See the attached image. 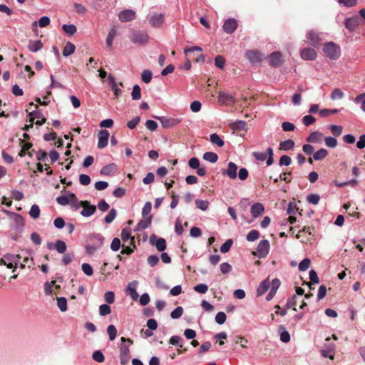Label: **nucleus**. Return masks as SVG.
Masks as SVG:
<instances>
[{
	"mask_svg": "<svg viewBox=\"0 0 365 365\" xmlns=\"http://www.w3.org/2000/svg\"><path fill=\"white\" fill-rule=\"evenodd\" d=\"M130 41L137 45H145L148 42L149 36L145 31L133 30L129 36Z\"/></svg>",
	"mask_w": 365,
	"mask_h": 365,
	"instance_id": "f257e3e1",
	"label": "nucleus"
},
{
	"mask_svg": "<svg viewBox=\"0 0 365 365\" xmlns=\"http://www.w3.org/2000/svg\"><path fill=\"white\" fill-rule=\"evenodd\" d=\"M323 51L326 56L331 59H337L340 56V47L333 42H329L324 44Z\"/></svg>",
	"mask_w": 365,
	"mask_h": 365,
	"instance_id": "f03ea898",
	"label": "nucleus"
},
{
	"mask_svg": "<svg viewBox=\"0 0 365 365\" xmlns=\"http://www.w3.org/2000/svg\"><path fill=\"white\" fill-rule=\"evenodd\" d=\"M103 240L104 237L100 234H95L91 236L90 241H98V243L96 245L88 244L86 247V252L90 255H93L103 245Z\"/></svg>",
	"mask_w": 365,
	"mask_h": 365,
	"instance_id": "7ed1b4c3",
	"label": "nucleus"
},
{
	"mask_svg": "<svg viewBox=\"0 0 365 365\" xmlns=\"http://www.w3.org/2000/svg\"><path fill=\"white\" fill-rule=\"evenodd\" d=\"M269 250V242L267 240H261L257 247L256 251H253L252 254L259 258L265 257Z\"/></svg>",
	"mask_w": 365,
	"mask_h": 365,
	"instance_id": "20e7f679",
	"label": "nucleus"
},
{
	"mask_svg": "<svg viewBox=\"0 0 365 365\" xmlns=\"http://www.w3.org/2000/svg\"><path fill=\"white\" fill-rule=\"evenodd\" d=\"M80 205L83 207L81 214L84 217H90L96 211V205H91L88 201H81Z\"/></svg>",
	"mask_w": 365,
	"mask_h": 365,
	"instance_id": "39448f33",
	"label": "nucleus"
},
{
	"mask_svg": "<svg viewBox=\"0 0 365 365\" xmlns=\"http://www.w3.org/2000/svg\"><path fill=\"white\" fill-rule=\"evenodd\" d=\"M120 361L121 365H126L128 364L130 358V349L128 346L121 344L120 346Z\"/></svg>",
	"mask_w": 365,
	"mask_h": 365,
	"instance_id": "423d86ee",
	"label": "nucleus"
},
{
	"mask_svg": "<svg viewBox=\"0 0 365 365\" xmlns=\"http://www.w3.org/2000/svg\"><path fill=\"white\" fill-rule=\"evenodd\" d=\"M56 201L59 205L65 206L70 202H76L78 200L74 193L68 192V196L61 195L57 197Z\"/></svg>",
	"mask_w": 365,
	"mask_h": 365,
	"instance_id": "0eeeda50",
	"label": "nucleus"
},
{
	"mask_svg": "<svg viewBox=\"0 0 365 365\" xmlns=\"http://www.w3.org/2000/svg\"><path fill=\"white\" fill-rule=\"evenodd\" d=\"M136 16L135 12L132 9H125L118 14L119 20L121 22H128L133 20Z\"/></svg>",
	"mask_w": 365,
	"mask_h": 365,
	"instance_id": "6e6552de",
	"label": "nucleus"
},
{
	"mask_svg": "<svg viewBox=\"0 0 365 365\" xmlns=\"http://www.w3.org/2000/svg\"><path fill=\"white\" fill-rule=\"evenodd\" d=\"M237 21L235 19H227L223 24V30L225 33L231 34L237 28Z\"/></svg>",
	"mask_w": 365,
	"mask_h": 365,
	"instance_id": "1a4fd4ad",
	"label": "nucleus"
},
{
	"mask_svg": "<svg viewBox=\"0 0 365 365\" xmlns=\"http://www.w3.org/2000/svg\"><path fill=\"white\" fill-rule=\"evenodd\" d=\"M150 242L152 245H155L156 249L160 252H163L166 249V241L164 238L157 239V237L153 235L150 238Z\"/></svg>",
	"mask_w": 365,
	"mask_h": 365,
	"instance_id": "9d476101",
	"label": "nucleus"
},
{
	"mask_svg": "<svg viewBox=\"0 0 365 365\" xmlns=\"http://www.w3.org/2000/svg\"><path fill=\"white\" fill-rule=\"evenodd\" d=\"M156 118L160 121L162 126L166 128L173 127L180 122V120L173 118L157 117Z\"/></svg>",
	"mask_w": 365,
	"mask_h": 365,
	"instance_id": "9b49d317",
	"label": "nucleus"
},
{
	"mask_svg": "<svg viewBox=\"0 0 365 365\" xmlns=\"http://www.w3.org/2000/svg\"><path fill=\"white\" fill-rule=\"evenodd\" d=\"M109 133L107 130H101L98 133V148L102 149L108 145Z\"/></svg>",
	"mask_w": 365,
	"mask_h": 365,
	"instance_id": "f8f14e48",
	"label": "nucleus"
},
{
	"mask_svg": "<svg viewBox=\"0 0 365 365\" xmlns=\"http://www.w3.org/2000/svg\"><path fill=\"white\" fill-rule=\"evenodd\" d=\"M283 62L282 53L274 51L269 55V64L274 67H279Z\"/></svg>",
	"mask_w": 365,
	"mask_h": 365,
	"instance_id": "ddd939ff",
	"label": "nucleus"
},
{
	"mask_svg": "<svg viewBox=\"0 0 365 365\" xmlns=\"http://www.w3.org/2000/svg\"><path fill=\"white\" fill-rule=\"evenodd\" d=\"M245 56L252 63H259L262 59L261 53L257 51H247Z\"/></svg>",
	"mask_w": 365,
	"mask_h": 365,
	"instance_id": "4468645a",
	"label": "nucleus"
},
{
	"mask_svg": "<svg viewBox=\"0 0 365 365\" xmlns=\"http://www.w3.org/2000/svg\"><path fill=\"white\" fill-rule=\"evenodd\" d=\"M117 170H118V166L116 164L110 163L108 165L103 166L101 168L100 173L103 175L110 176V175H114L116 173Z\"/></svg>",
	"mask_w": 365,
	"mask_h": 365,
	"instance_id": "2eb2a0df",
	"label": "nucleus"
},
{
	"mask_svg": "<svg viewBox=\"0 0 365 365\" xmlns=\"http://www.w3.org/2000/svg\"><path fill=\"white\" fill-rule=\"evenodd\" d=\"M307 38L309 41V43L313 46H318L321 41L319 34L313 30L307 32Z\"/></svg>",
	"mask_w": 365,
	"mask_h": 365,
	"instance_id": "dca6fc26",
	"label": "nucleus"
},
{
	"mask_svg": "<svg viewBox=\"0 0 365 365\" xmlns=\"http://www.w3.org/2000/svg\"><path fill=\"white\" fill-rule=\"evenodd\" d=\"M317 56V52L312 48H305L301 51V57L304 60H314Z\"/></svg>",
	"mask_w": 365,
	"mask_h": 365,
	"instance_id": "f3484780",
	"label": "nucleus"
},
{
	"mask_svg": "<svg viewBox=\"0 0 365 365\" xmlns=\"http://www.w3.org/2000/svg\"><path fill=\"white\" fill-rule=\"evenodd\" d=\"M237 165L233 162H230L228 163L227 169L226 170L223 171L222 173L224 175H227L231 179H235L237 178Z\"/></svg>",
	"mask_w": 365,
	"mask_h": 365,
	"instance_id": "a211bd4d",
	"label": "nucleus"
},
{
	"mask_svg": "<svg viewBox=\"0 0 365 365\" xmlns=\"http://www.w3.org/2000/svg\"><path fill=\"white\" fill-rule=\"evenodd\" d=\"M359 20L358 17H351L345 20L344 26L350 31H353L359 26Z\"/></svg>",
	"mask_w": 365,
	"mask_h": 365,
	"instance_id": "6ab92c4d",
	"label": "nucleus"
},
{
	"mask_svg": "<svg viewBox=\"0 0 365 365\" xmlns=\"http://www.w3.org/2000/svg\"><path fill=\"white\" fill-rule=\"evenodd\" d=\"M164 16L161 14H153L149 19V23L154 27H158L163 24Z\"/></svg>",
	"mask_w": 365,
	"mask_h": 365,
	"instance_id": "aec40b11",
	"label": "nucleus"
},
{
	"mask_svg": "<svg viewBox=\"0 0 365 365\" xmlns=\"http://www.w3.org/2000/svg\"><path fill=\"white\" fill-rule=\"evenodd\" d=\"M218 99L219 101L225 104H233L235 103L233 96L224 92H220Z\"/></svg>",
	"mask_w": 365,
	"mask_h": 365,
	"instance_id": "412c9836",
	"label": "nucleus"
},
{
	"mask_svg": "<svg viewBox=\"0 0 365 365\" xmlns=\"http://www.w3.org/2000/svg\"><path fill=\"white\" fill-rule=\"evenodd\" d=\"M264 210V206L261 203H255L252 205L250 212L252 216L255 218L259 217Z\"/></svg>",
	"mask_w": 365,
	"mask_h": 365,
	"instance_id": "4be33fe9",
	"label": "nucleus"
},
{
	"mask_svg": "<svg viewBox=\"0 0 365 365\" xmlns=\"http://www.w3.org/2000/svg\"><path fill=\"white\" fill-rule=\"evenodd\" d=\"M270 287V282L269 279H264L263 282H262L258 286L257 289V296H262L263 295Z\"/></svg>",
	"mask_w": 365,
	"mask_h": 365,
	"instance_id": "5701e85b",
	"label": "nucleus"
},
{
	"mask_svg": "<svg viewBox=\"0 0 365 365\" xmlns=\"http://www.w3.org/2000/svg\"><path fill=\"white\" fill-rule=\"evenodd\" d=\"M30 118L34 117L35 118H38V120L35 122V124L37 125H41L46 123V118H44L42 113L39 111H32L29 113Z\"/></svg>",
	"mask_w": 365,
	"mask_h": 365,
	"instance_id": "b1692460",
	"label": "nucleus"
},
{
	"mask_svg": "<svg viewBox=\"0 0 365 365\" xmlns=\"http://www.w3.org/2000/svg\"><path fill=\"white\" fill-rule=\"evenodd\" d=\"M323 138V134L318 131H314L307 137V141L309 143H319L321 142Z\"/></svg>",
	"mask_w": 365,
	"mask_h": 365,
	"instance_id": "393cba45",
	"label": "nucleus"
},
{
	"mask_svg": "<svg viewBox=\"0 0 365 365\" xmlns=\"http://www.w3.org/2000/svg\"><path fill=\"white\" fill-rule=\"evenodd\" d=\"M131 230L129 227H125L123 229L121 232V238L123 242H127L128 240H131V244L133 245V248H135V245H134V237H131Z\"/></svg>",
	"mask_w": 365,
	"mask_h": 365,
	"instance_id": "a878e982",
	"label": "nucleus"
},
{
	"mask_svg": "<svg viewBox=\"0 0 365 365\" xmlns=\"http://www.w3.org/2000/svg\"><path fill=\"white\" fill-rule=\"evenodd\" d=\"M43 48V43L40 40L30 41L28 48L31 52H36Z\"/></svg>",
	"mask_w": 365,
	"mask_h": 365,
	"instance_id": "bb28decb",
	"label": "nucleus"
},
{
	"mask_svg": "<svg viewBox=\"0 0 365 365\" xmlns=\"http://www.w3.org/2000/svg\"><path fill=\"white\" fill-rule=\"evenodd\" d=\"M20 145H21V150H20L19 155L21 157L25 156L28 151L31 148L32 143H25L24 140L20 139Z\"/></svg>",
	"mask_w": 365,
	"mask_h": 365,
	"instance_id": "cd10ccee",
	"label": "nucleus"
},
{
	"mask_svg": "<svg viewBox=\"0 0 365 365\" xmlns=\"http://www.w3.org/2000/svg\"><path fill=\"white\" fill-rule=\"evenodd\" d=\"M230 127L233 130L242 131L245 130L247 127L246 122L243 120L235 121L230 124Z\"/></svg>",
	"mask_w": 365,
	"mask_h": 365,
	"instance_id": "c85d7f7f",
	"label": "nucleus"
},
{
	"mask_svg": "<svg viewBox=\"0 0 365 365\" xmlns=\"http://www.w3.org/2000/svg\"><path fill=\"white\" fill-rule=\"evenodd\" d=\"M294 146V142L292 140L289 139V140L281 142L279 144V149L282 150L287 151V150H290L293 149Z\"/></svg>",
	"mask_w": 365,
	"mask_h": 365,
	"instance_id": "c756f323",
	"label": "nucleus"
},
{
	"mask_svg": "<svg viewBox=\"0 0 365 365\" xmlns=\"http://www.w3.org/2000/svg\"><path fill=\"white\" fill-rule=\"evenodd\" d=\"M152 220V216L150 215L147 219L140 220L137 225V230H143L148 228Z\"/></svg>",
	"mask_w": 365,
	"mask_h": 365,
	"instance_id": "7c9ffc66",
	"label": "nucleus"
},
{
	"mask_svg": "<svg viewBox=\"0 0 365 365\" xmlns=\"http://www.w3.org/2000/svg\"><path fill=\"white\" fill-rule=\"evenodd\" d=\"M75 49H76L75 45L73 43H72L71 42L68 41L66 43L65 47L63 48V55L64 56H68L74 53Z\"/></svg>",
	"mask_w": 365,
	"mask_h": 365,
	"instance_id": "2f4dec72",
	"label": "nucleus"
},
{
	"mask_svg": "<svg viewBox=\"0 0 365 365\" xmlns=\"http://www.w3.org/2000/svg\"><path fill=\"white\" fill-rule=\"evenodd\" d=\"M6 212L13 217V219L17 226L21 227L24 226V218L20 215L9 212V211H7Z\"/></svg>",
	"mask_w": 365,
	"mask_h": 365,
	"instance_id": "473e14b6",
	"label": "nucleus"
},
{
	"mask_svg": "<svg viewBox=\"0 0 365 365\" xmlns=\"http://www.w3.org/2000/svg\"><path fill=\"white\" fill-rule=\"evenodd\" d=\"M328 155V151L325 148H321L313 154V159L322 160Z\"/></svg>",
	"mask_w": 365,
	"mask_h": 365,
	"instance_id": "72a5a7b5",
	"label": "nucleus"
},
{
	"mask_svg": "<svg viewBox=\"0 0 365 365\" xmlns=\"http://www.w3.org/2000/svg\"><path fill=\"white\" fill-rule=\"evenodd\" d=\"M108 79L110 81L111 86H112V90H113V91L114 93V95H115V98H118V96L121 94L122 91L118 87V85L115 83L114 78L111 75L109 76Z\"/></svg>",
	"mask_w": 365,
	"mask_h": 365,
	"instance_id": "f704fd0d",
	"label": "nucleus"
},
{
	"mask_svg": "<svg viewBox=\"0 0 365 365\" xmlns=\"http://www.w3.org/2000/svg\"><path fill=\"white\" fill-rule=\"evenodd\" d=\"M116 34H117V31L115 28H112L111 29H110V31L108 34L107 38H106V45L108 47L112 46L113 41L115 36H116Z\"/></svg>",
	"mask_w": 365,
	"mask_h": 365,
	"instance_id": "c9c22d12",
	"label": "nucleus"
},
{
	"mask_svg": "<svg viewBox=\"0 0 365 365\" xmlns=\"http://www.w3.org/2000/svg\"><path fill=\"white\" fill-rule=\"evenodd\" d=\"M203 159L214 163L217 161L218 155L213 152H206L203 154Z\"/></svg>",
	"mask_w": 365,
	"mask_h": 365,
	"instance_id": "e433bc0d",
	"label": "nucleus"
},
{
	"mask_svg": "<svg viewBox=\"0 0 365 365\" xmlns=\"http://www.w3.org/2000/svg\"><path fill=\"white\" fill-rule=\"evenodd\" d=\"M67 246L66 243L61 240H56L55 243V250L60 254H63L66 250Z\"/></svg>",
	"mask_w": 365,
	"mask_h": 365,
	"instance_id": "4c0bfd02",
	"label": "nucleus"
},
{
	"mask_svg": "<svg viewBox=\"0 0 365 365\" xmlns=\"http://www.w3.org/2000/svg\"><path fill=\"white\" fill-rule=\"evenodd\" d=\"M212 143L217 145L219 147H222L225 144L223 140L217 133H212L210 137Z\"/></svg>",
	"mask_w": 365,
	"mask_h": 365,
	"instance_id": "58836bf2",
	"label": "nucleus"
},
{
	"mask_svg": "<svg viewBox=\"0 0 365 365\" xmlns=\"http://www.w3.org/2000/svg\"><path fill=\"white\" fill-rule=\"evenodd\" d=\"M57 306L61 312L67 310V300L65 297H57Z\"/></svg>",
	"mask_w": 365,
	"mask_h": 365,
	"instance_id": "ea45409f",
	"label": "nucleus"
},
{
	"mask_svg": "<svg viewBox=\"0 0 365 365\" xmlns=\"http://www.w3.org/2000/svg\"><path fill=\"white\" fill-rule=\"evenodd\" d=\"M133 100H139L141 98V89L138 85H135L131 93Z\"/></svg>",
	"mask_w": 365,
	"mask_h": 365,
	"instance_id": "a19ab883",
	"label": "nucleus"
},
{
	"mask_svg": "<svg viewBox=\"0 0 365 365\" xmlns=\"http://www.w3.org/2000/svg\"><path fill=\"white\" fill-rule=\"evenodd\" d=\"M107 332L109 336V339L110 341H113L117 335V329L115 327L113 324H110L107 328Z\"/></svg>",
	"mask_w": 365,
	"mask_h": 365,
	"instance_id": "79ce46f5",
	"label": "nucleus"
},
{
	"mask_svg": "<svg viewBox=\"0 0 365 365\" xmlns=\"http://www.w3.org/2000/svg\"><path fill=\"white\" fill-rule=\"evenodd\" d=\"M152 76L153 73L150 70H144L141 74V79L144 83H148L151 81Z\"/></svg>",
	"mask_w": 365,
	"mask_h": 365,
	"instance_id": "37998d69",
	"label": "nucleus"
},
{
	"mask_svg": "<svg viewBox=\"0 0 365 365\" xmlns=\"http://www.w3.org/2000/svg\"><path fill=\"white\" fill-rule=\"evenodd\" d=\"M62 28L63 31L68 35H73L77 31L76 26L73 24H64Z\"/></svg>",
	"mask_w": 365,
	"mask_h": 365,
	"instance_id": "c03bdc74",
	"label": "nucleus"
},
{
	"mask_svg": "<svg viewBox=\"0 0 365 365\" xmlns=\"http://www.w3.org/2000/svg\"><path fill=\"white\" fill-rule=\"evenodd\" d=\"M29 215L34 219L38 218L40 215L39 207L37 205H33L30 209Z\"/></svg>",
	"mask_w": 365,
	"mask_h": 365,
	"instance_id": "a18cd8bd",
	"label": "nucleus"
},
{
	"mask_svg": "<svg viewBox=\"0 0 365 365\" xmlns=\"http://www.w3.org/2000/svg\"><path fill=\"white\" fill-rule=\"evenodd\" d=\"M325 144L327 147L334 148L337 145V140L335 138L328 136L324 138Z\"/></svg>",
	"mask_w": 365,
	"mask_h": 365,
	"instance_id": "49530a36",
	"label": "nucleus"
},
{
	"mask_svg": "<svg viewBox=\"0 0 365 365\" xmlns=\"http://www.w3.org/2000/svg\"><path fill=\"white\" fill-rule=\"evenodd\" d=\"M233 244V241L231 239H228L226 240L225 243H223L220 247V252L222 253H227L231 248Z\"/></svg>",
	"mask_w": 365,
	"mask_h": 365,
	"instance_id": "de8ad7c7",
	"label": "nucleus"
},
{
	"mask_svg": "<svg viewBox=\"0 0 365 365\" xmlns=\"http://www.w3.org/2000/svg\"><path fill=\"white\" fill-rule=\"evenodd\" d=\"M259 237V233L256 230H251L246 237V239L249 242H253Z\"/></svg>",
	"mask_w": 365,
	"mask_h": 365,
	"instance_id": "09e8293b",
	"label": "nucleus"
},
{
	"mask_svg": "<svg viewBox=\"0 0 365 365\" xmlns=\"http://www.w3.org/2000/svg\"><path fill=\"white\" fill-rule=\"evenodd\" d=\"M111 312V308L109 305L108 304H101L100 307H99V314L101 316H106L109 314H110Z\"/></svg>",
	"mask_w": 365,
	"mask_h": 365,
	"instance_id": "8fccbe9b",
	"label": "nucleus"
},
{
	"mask_svg": "<svg viewBox=\"0 0 365 365\" xmlns=\"http://www.w3.org/2000/svg\"><path fill=\"white\" fill-rule=\"evenodd\" d=\"M195 205L197 208L205 211L208 207L209 202L207 200H196Z\"/></svg>",
	"mask_w": 365,
	"mask_h": 365,
	"instance_id": "3c124183",
	"label": "nucleus"
},
{
	"mask_svg": "<svg viewBox=\"0 0 365 365\" xmlns=\"http://www.w3.org/2000/svg\"><path fill=\"white\" fill-rule=\"evenodd\" d=\"M117 212L115 209H111L108 214L105 217L104 221L105 222L109 224L111 223L115 217H116Z\"/></svg>",
	"mask_w": 365,
	"mask_h": 365,
	"instance_id": "603ef678",
	"label": "nucleus"
},
{
	"mask_svg": "<svg viewBox=\"0 0 365 365\" xmlns=\"http://www.w3.org/2000/svg\"><path fill=\"white\" fill-rule=\"evenodd\" d=\"M356 103H361V108L365 112V93L358 95L354 100Z\"/></svg>",
	"mask_w": 365,
	"mask_h": 365,
	"instance_id": "864d4df0",
	"label": "nucleus"
},
{
	"mask_svg": "<svg viewBox=\"0 0 365 365\" xmlns=\"http://www.w3.org/2000/svg\"><path fill=\"white\" fill-rule=\"evenodd\" d=\"M319 200L320 197L317 194H310L307 197V202L313 205H317L319 202Z\"/></svg>",
	"mask_w": 365,
	"mask_h": 365,
	"instance_id": "5fc2aeb1",
	"label": "nucleus"
},
{
	"mask_svg": "<svg viewBox=\"0 0 365 365\" xmlns=\"http://www.w3.org/2000/svg\"><path fill=\"white\" fill-rule=\"evenodd\" d=\"M297 297L295 295L292 296L289 298L286 304V307L287 309L292 308L294 311H297Z\"/></svg>",
	"mask_w": 365,
	"mask_h": 365,
	"instance_id": "6e6d98bb",
	"label": "nucleus"
},
{
	"mask_svg": "<svg viewBox=\"0 0 365 365\" xmlns=\"http://www.w3.org/2000/svg\"><path fill=\"white\" fill-rule=\"evenodd\" d=\"M311 264V261L308 258L304 259L299 264V269L304 272L308 269Z\"/></svg>",
	"mask_w": 365,
	"mask_h": 365,
	"instance_id": "4d7b16f0",
	"label": "nucleus"
},
{
	"mask_svg": "<svg viewBox=\"0 0 365 365\" xmlns=\"http://www.w3.org/2000/svg\"><path fill=\"white\" fill-rule=\"evenodd\" d=\"M92 357L93 360L99 363H102L105 361L104 355L101 351H95L93 353Z\"/></svg>",
	"mask_w": 365,
	"mask_h": 365,
	"instance_id": "13d9d810",
	"label": "nucleus"
},
{
	"mask_svg": "<svg viewBox=\"0 0 365 365\" xmlns=\"http://www.w3.org/2000/svg\"><path fill=\"white\" fill-rule=\"evenodd\" d=\"M330 130L334 136L338 137L342 133L343 128L341 125H330Z\"/></svg>",
	"mask_w": 365,
	"mask_h": 365,
	"instance_id": "bf43d9fd",
	"label": "nucleus"
},
{
	"mask_svg": "<svg viewBox=\"0 0 365 365\" xmlns=\"http://www.w3.org/2000/svg\"><path fill=\"white\" fill-rule=\"evenodd\" d=\"M321 354L324 358H329L331 360L334 359V352L332 349H322Z\"/></svg>",
	"mask_w": 365,
	"mask_h": 365,
	"instance_id": "052dcab7",
	"label": "nucleus"
},
{
	"mask_svg": "<svg viewBox=\"0 0 365 365\" xmlns=\"http://www.w3.org/2000/svg\"><path fill=\"white\" fill-rule=\"evenodd\" d=\"M152 208V204L150 202H147L144 205L143 210H142V216L144 218H146L147 216L150 214Z\"/></svg>",
	"mask_w": 365,
	"mask_h": 365,
	"instance_id": "680f3d73",
	"label": "nucleus"
},
{
	"mask_svg": "<svg viewBox=\"0 0 365 365\" xmlns=\"http://www.w3.org/2000/svg\"><path fill=\"white\" fill-rule=\"evenodd\" d=\"M104 299L108 304H113L115 302V294L112 291H108L104 294Z\"/></svg>",
	"mask_w": 365,
	"mask_h": 365,
	"instance_id": "e2e57ef3",
	"label": "nucleus"
},
{
	"mask_svg": "<svg viewBox=\"0 0 365 365\" xmlns=\"http://www.w3.org/2000/svg\"><path fill=\"white\" fill-rule=\"evenodd\" d=\"M183 314V309L182 307H178L175 308L170 314V317L173 319H178L180 318Z\"/></svg>",
	"mask_w": 365,
	"mask_h": 365,
	"instance_id": "0e129e2a",
	"label": "nucleus"
},
{
	"mask_svg": "<svg viewBox=\"0 0 365 365\" xmlns=\"http://www.w3.org/2000/svg\"><path fill=\"white\" fill-rule=\"evenodd\" d=\"M227 319L226 314L223 312H218L215 316V322L218 324H222L225 322Z\"/></svg>",
	"mask_w": 365,
	"mask_h": 365,
	"instance_id": "69168bd1",
	"label": "nucleus"
},
{
	"mask_svg": "<svg viewBox=\"0 0 365 365\" xmlns=\"http://www.w3.org/2000/svg\"><path fill=\"white\" fill-rule=\"evenodd\" d=\"M343 97L344 93L339 88L334 89L331 95L332 100L341 99Z\"/></svg>",
	"mask_w": 365,
	"mask_h": 365,
	"instance_id": "338daca9",
	"label": "nucleus"
},
{
	"mask_svg": "<svg viewBox=\"0 0 365 365\" xmlns=\"http://www.w3.org/2000/svg\"><path fill=\"white\" fill-rule=\"evenodd\" d=\"M225 63V60L222 56H217L215 58V65L219 68H223Z\"/></svg>",
	"mask_w": 365,
	"mask_h": 365,
	"instance_id": "774afa93",
	"label": "nucleus"
}]
</instances>
